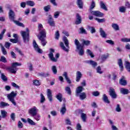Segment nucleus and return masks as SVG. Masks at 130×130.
<instances>
[{
	"instance_id": "nucleus-1",
	"label": "nucleus",
	"mask_w": 130,
	"mask_h": 130,
	"mask_svg": "<svg viewBox=\"0 0 130 130\" xmlns=\"http://www.w3.org/2000/svg\"><path fill=\"white\" fill-rule=\"evenodd\" d=\"M15 12L12 10H10L9 12V17L10 20V21H12L16 24V25H17V26H19L20 27H23V28L25 27V25L23 23L20 22L19 21L15 20Z\"/></svg>"
},
{
	"instance_id": "nucleus-2",
	"label": "nucleus",
	"mask_w": 130,
	"mask_h": 130,
	"mask_svg": "<svg viewBox=\"0 0 130 130\" xmlns=\"http://www.w3.org/2000/svg\"><path fill=\"white\" fill-rule=\"evenodd\" d=\"M30 31H29V28H26V31H21L20 32L21 35L22 37L23 43L25 44H27L28 42L30 41Z\"/></svg>"
},
{
	"instance_id": "nucleus-3",
	"label": "nucleus",
	"mask_w": 130,
	"mask_h": 130,
	"mask_svg": "<svg viewBox=\"0 0 130 130\" xmlns=\"http://www.w3.org/2000/svg\"><path fill=\"white\" fill-rule=\"evenodd\" d=\"M20 66H22V63L16 62L12 64V67H6L5 69L6 70H7V71L11 72L12 74H16V73H17V71H18L17 67H19Z\"/></svg>"
},
{
	"instance_id": "nucleus-4",
	"label": "nucleus",
	"mask_w": 130,
	"mask_h": 130,
	"mask_svg": "<svg viewBox=\"0 0 130 130\" xmlns=\"http://www.w3.org/2000/svg\"><path fill=\"white\" fill-rule=\"evenodd\" d=\"M17 91L15 92L13 91L10 93H9L7 94V99L14 105V106H16L17 105V103H16V101H15V97L17 96Z\"/></svg>"
},
{
	"instance_id": "nucleus-5",
	"label": "nucleus",
	"mask_w": 130,
	"mask_h": 130,
	"mask_svg": "<svg viewBox=\"0 0 130 130\" xmlns=\"http://www.w3.org/2000/svg\"><path fill=\"white\" fill-rule=\"evenodd\" d=\"M74 43L75 45L76 46V50L75 51H78V54H79L80 56L84 55V49H83V46L80 43V42L78 39H75L74 41Z\"/></svg>"
},
{
	"instance_id": "nucleus-6",
	"label": "nucleus",
	"mask_w": 130,
	"mask_h": 130,
	"mask_svg": "<svg viewBox=\"0 0 130 130\" xmlns=\"http://www.w3.org/2000/svg\"><path fill=\"white\" fill-rule=\"evenodd\" d=\"M50 52L48 54L49 58L52 61H53L54 62H56V61H57V58L59 57V54L57 53L55 55V58H54V57H53V52H54V49L51 48L50 49Z\"/></svg>"
},
{
	"instance_id": "nucleus-7",
	"label": "nucleus",
	"mask_w": 130,
	"mask_h": 130,
	"mask_svg": "<svg viewBox=\"0 0 130 130\" xmlns=\"http://www.w3.org/2000/svg\"><path fill=\"white\" fill-rule=\"evenodd\" d=\"M109 95L111 96L112 99H116L117 98V94L115 92V89L112 87H110L109 90Z\"/></svg>"
},
{
	"instance_id": "nucleus-8",
	"label": "nucleus",
	"mask_w": 130,
	"mask_h": 130,
	"mask_svg": "<svg viewBox=\"0 0 130 130\" xmlns=\"http://www.w3.org/2000/svg\"><path fill=\"white\" fill-rule=\"evenodd\" d=\"M32 45L34 46V48L35 51H36L38 53H42V52H43V51H42V50L39 48V46L36 43V41H35V40H34L33 41Z\"/></svg>"
},
{
	"instance_id": "nucleus-9",
	"label": "nucleus",
	"mask_w": 130,
	"mask_h": 130,
	"mask_svg": "<svg viewBox=\"0 0 130 130\" xmlns=\"http://www.w3.org/2000/svg\"><path fill=\"white\" fill-rule=\"evenodd\" d=\"M83 112H84L83 110H79L78 111V113L80 114V117L82 121H83V122H86V121H87V114Z\"/></svg>"
},
{
	"instance_id": "nucleus-10",
	"label": "nucleus",
	"mask_w": 130,
	"mask_h": 130,
	"mask_svg": "<svg viewBox=\"0 0 130 130\" xmlns=\"http://www.w3.org/2000/svg\"><path fill=\"white\" fill-rule=\"evenodd\" d=\"M28 113L30 115H31V116H32V117H34V116L37 115V109L36 108V107L29 109L28 110Z\"/></svg>"
},
{
	"instance_id": "nucleus-11",
	"label": "nucleus",
	"mask_w": 130,
	"mask_h": 130,
	"mask_svg": "<svg viewBox=\"0 0 130 130\" xmlns=\"http://www.w3.org/2000/svg\"><path fill=\"white\" fill-rule=\"evenodd\" d=\"M91 14L93 16H95V17H103L104 14L102 12H100L99 11H91Z\"/></svg>"
},
{
	"instance_id": "nucleus-12",
	"label": "nucleus",
	"mask_w": 130,
	"mask_h": 130,
	"mask_svg": "<svg viewBox=\"0 0 130 130\" xmlns=\"http://www.w3.org/2000/svg\"><path fill=\"white\" fill-rule=\"evenodd\" d=\"M49 19L48 20V23L51 27H55V23L52 19V16L51 15L48 16Z\"/></svg>"
},
{
	"instance_id": "nucleus-13",
	"label": "nucleus",
	"mask_w": 130,
	"mask_h": 130,
	"mask_svg": "<svg viewBox=\"0 0 130 130\" xmlns=\"http://www.w3.org/2000/svg\"><path fill=\"white\" fill-rule=\"evenodd\" d=\"M120 85L122 86H126L127 82L125 80V77L122 76L119 81Z\"/></svg>"
},
{
	"instance_id": "nucleus-14",
	"label": "nucleus",
	"mask_w": 130,
	"mask_h": 130,
	"mask_svg": "<svg viewBox=\"0 0 130 130\" xmlns=\"http://www.w3.org/2000/svg\"><path fill=\"white\" fill-rule=\"evenodd\" d=\"M47 96L50 102H51L52 101V92H51V90L50 89H47Z\"/></svg>"
},
{
	"instance_id": "nucleus-15",
	"label": "nucleus",
	"mask_w": 130,
	"mask_h": 130,
	"mask_svg": "<svg viewBox=\"0 0 130 130\" xmlns=\"http://www.w3.org/2000/svg\"><path fill=\"white\" fill-rule=\"evenodd\" d=\"M84 88L82 86H79L76 88V97H79V94H81V92H83Z\"/></svg>"
},
{
	"instance_id": "nucleus-16",
	"label": "nucleus",
	"mask_w": 130,
	"mask_h": 130,
	"mask_svg": "<svg viewBox=\"0 0 130 130\" xmlns=\"http://www.w3.org/2000/svg\"><path fill=\"white\" fill-rule=\"evenodd\" d=\"M82 77H83V74H82V73H81V72L80 71H77L76 78V82H79V81H81Z\"/></svg>"
},
{
	"instance_id": "nucleus-17",
	"label": "nucleus",
	"mask_w": 130,
	"mask_h": 130,
	"mask_svg": "<svg viewBox=\"0 0 130 130\" xmlns=\"http://www.w3.org/2000/svg\"><path fill=\"white\" fill-rule=\"evenodd\" d=\"M82 23V17L80 16V14L77 13L76 14V20L75 21V24L76 25H79V24H81Z\"/></svg>"
},
{
	"instance_id": "nucleus-18",
	"label": "nucleus",
	"mask_w": 130,
	"mask_h": 130,
	"mask_svg": "<svg viewBox=\"0 0 130 130\" xmlns=\"http://www.w3.org/2000/svg\"><path fill=\"white\" fill-rule=\"evenodd\" d=\"M120 92L121 94H123V95H127V94L130 93L129 90L123 88H120Z\"/></svg>"
},
{
	"instance_id": "nucleus-19",
	"label": "nucleus",
	"mask_w": 130,
	"mask_h": 130,
	"mask_svg": "<svg viewBox=\"0 0 130 130\" xmlns=\"http://www.w3.org/2000/svg\"><path fill=\"white\" fill-rule=\"evenodd\" d=\"M40 35L39 36V38H45L46 37V31L45 29H43L42 30L40 31Z\"/></svg>"
},
{
	"instance_id": "nucleus-20",
	"label": "nucleus",
	"mask_w": 130,
	"mask_h": 130,
	"mask_svg": "<svg viewBox=\"0 0 130 130\" xmlns=\"http://www.w3.org/2000/svg\"><path fill=\"white\" fill-rule=\"evenodd\" d=\"M100 6L101 9L104 10V11H108V9H107V7H106L105 3H104L103 1H100Z\"/></svg>"
},
{
	"instance_id": "nucleus-21",
	"label": "nucleus",
	"mask_w": 130,
	"mask_h": 130,
	"mask_svg": "<svg viewBox=\"0 0 130 130\" xmlns=\"http://www.w3.org/2000/svg\"><path fill=\"white\" fill-rule=\"evenodd\" d=\"M87 63H89V64H90V66H92V68H93L94 69H95L98 66L97 62L93 60H88L87 61Z\"/></svg>"
},
{
	"instance_id": "nucleus-22",
	"label": "nucleus",
	"mask_w": 130,
	"mask_h": 130,
	"mask_svg": "<svg viewBox=\"0 0 130 130\" xmlns=\"http://www.w3.org/2000/svg\"><path fill=\"white\" fill-rule=\"evenodd\" d=\"M100 33L103 38H106L107 37V34H106V32H105L102 28H100Z\"/></svg>"
},
{
	"instance_id": "nucleus-23",
	"label": "nucleus",
	"mask_w": 130,
	"mask_h": 130,
	"mask_svg": "<svg viewBox=\"0 0 130 130\" xmlns=\"http://www.w3.org/2000/svg\"><path fill=\"white\" fill-rule=\"evenodd\" d=\"M118 64L120 69V71L122 72L123 71V64L122 63V60L121 59H118Z\"/></svg>"
},
{
	"instance_id": "nucleus-24",
	"label": "nucleus",
	"mask_w": 130,
	"mask_h": 130,
	"mask_svg": "<svg viewBox=\"0 0 130 130\" xmlns=\"http://www.w3.org/2000/svg\"><path fill=\"white\" fill-rule=\"evenodd\" d=\"M63 41L67 48H70V43H69V40H68V38H67V37L63 36Z\"/></svg>"
},
{
	"instance_id": "nucleus-25",
	"label": "nucleus",
	"mask_w": 130,
	"mask_h": 130,
	"mask_svg": "<svg viewBox=\"0 0 130 130\" xmlns=\"http://www.w3.org/2000/svg\"><path fill=\"white\" fill-rule=\"evenodd\" d=\"M103 101L105 103H107V104H109V103H110V101L108 100V97L105 94L103 95Z\"/></svg>"
},
{
	"instance_id": "nucleus-26",
	"label": "nucleus",
	"mask_w": 130,
	"mask_h": 130,
	"mask_svg": "<svg viewBox=\"0 0 130 130\" xmlns=\"http://www.w3.org/2000/svg\"><path fill=\"white\" fill-rule=\"evenodd\" d=\"M79 97L80 100H84L87 98V95L85 92H81L80 93V94H79Z\"/></svg>"
},
{
	"instance_id": "nucleus-27",
	"label": "nucleus",
	"mask_w": 130,
	"mask_h": 130,
	"mask_svg": "<svg viewBox=\"0 0 130 130\" xmlns=\"http://www.w3.org/2000/svg\"><path fill=\"white\" fill-rule=\"evenodd\" d=\"M60 46L61 48L64 50V51H66V52H69V49L67 48L66 46H64V44H63V42H60Z\"/></svg>"
},
{
	"instance_id": "nucleus-28",
	"label": "nucleus",
	"mask_w": 130,
	"mask_h": 130,
	"mask_svg": "<svg viewBox=\"0 0 130 130\" xmlns=\"http://www.w3.org/2000/svg\"><path fill=\"white\" fill-rule=\"evenodd\" d=\"M109 57V54H106L102 55L101 57V59L102 60V62H103V61H105L107 58Z\"/></svg>"
},
{
	"instance_id": "nucleus-29",
	"label": "nucleus",
	"mask_w": 130,
	"mask_h": 130,
	"mask_svg": "<svg viewBox=\"0 0 130 130\" xmlns=\"http://www.w3.org/2000/svg\"><path fill=\"white\" fill-rule=\"evenodd\" d=\"M62 76H63V77H64L65 79H66L67 82H68V84H71L72 81H71V80H70V78H69V77H68V73L64 72Z\"/></svg>"
},
{
	"instance_id": "nucleus-30",
	"label": "nucleus",
	"mask_w": 130,
	"mask_h": 130,
	"mask_svg": "<svg viewBox=\"0 0 130 130\" xmlns=\"http://www.w3.org/2000/svg\"><path fill=\"white\" fill-rule=\"evenodd\" d=\"M8 106H10V104H9L8 103L4 102H1L0 103L1 108H5V107H8Z\"/></svg>"
},
{
	"instance_id": "nucleus-31",
	"label": "nucleus",
	"mask_w": 130,
	"mask_h": 130,
	"mask_svg": "<svg viewBox=\"0 0 130 130\" xmlns=\"http://www.w3.org/2000/svg\"><path fill=\"white\" fill-rule=\"evenodd\" d=\"M67 111V108H66V104H63V107L61 108L60 112L62 114V115H63L64 113H66Z\"/></svg>"
},
{
	"instance_id": "nucleus-32",
	"label": "nucleus",
	"mask_w": 130,
	"mask_h": 130,
	"mask_svg": "<svg viewBox=\"0 0 130 130\" xmlns=\"http://www.w3.org/2000/svg\"><path fill=\"white\" fill-rule=\"evenodd\" d=\"M1 116H2V118H6L7 116H8V112L5 110H1Z\"/></svg>"
},
{
	"instance_id": "nucleus-33",
	"label": "nucleus",
	"mask_w": 130,
	"mask_h": 130,
	"mask_svg": "<svg viewBox=\"0 0 130 130\" xmlns=\"http://www.w3.org/2000/svg\"><path fill=\"white\" fill-rule=\"evenodd\" d=\"M124 66L127 71L130 73V62L127 61H125Z\"/></svg>"
},
{
	"instance_id": "nucleus-34",
	"label": "nucleus",
	"mask_w": 130,
	"mask_h": 130,
	"mask_svg": "<svg viewBox=\"0 0 130 130\" xmlns=\"http://www.w3.org/2000/svg\"><path fill=\"white\" fill-rule=\"evenodd\" d=\"M56 98L59 101V102H61L62 101V94L60 93H58L56 95Z\"/></svg>"
},
{
	"instance_id": "nucleus-35",
	"label": "nucleus",
	"mask_w": 130,
	"mask_h": 130,
	"mask_svg": "<svg viewBox=\"0 0 130 130\" xmlns=\"http://www.w3.org/2000/svg\"><path fill=\"white\" fill-rule=\"evenodd\" d=\"M39 40L41 41V43L43 46H45L46 45V43H47V42H46V40L44 38H39Z\"/></svg>"
},
{
	"instance_id": "nucleus-36",
	"label": "nucleus",
	"mask_w": 130,
	"mask_h": 130,
	"mask_svg": "<svg viewBox=\"0 0 130 130\" xmlns=\"http://www.w3.org/2000/svg\"><path fill=\"white\" fill-rule=\"evenodd\" d=\"M77 4L79 9H83V2L82 0H77Z\"/></svg>"
},
{
	"instance_id": "nucleus-37",
	"label": "nucleus",
	"mask_w": 130,
	"mask_h": 130,
	"mask_svg": "<svg viewBox=\"0 0 130 130\" xmlns=\"http://www.w3.org/2000/svg\"><path fill=\"white\" fill-rule=\"evenodd\" d=\"M112 27L114 29V30H116V31L119 30V26L116 23H112Z\"/></svg>"
},
{
	"instance_id": "nucleus-38",
	"label": "nucleus",
	"mask_w": 130,
	"mask_h": 130,
	"mask_svg": "<svg viewBox=\"0 0 130 130\" xmlns=\"http://www.w3.org/2000/svg\"><path fill=\"white\" fill-rule=\"evenodd\" d=\"M91 42L89 40H82V44L83 45H86V46H89L90 45V43Z\"/></svg>"
},
{
	"instance_id": "nucleus-39",
	"label": "nucleus",
	"mask_w": 130,
	"mask_h": 130,
	"mask_svg": "<svg viewBox=\"0 0 130 130\" xmlns=\"http://www.w3.org/2000/svg\"><path fill=\"white\" fill-rule=\"evenodd\" d=\"M79 30V34H87V31H86V29H84V27H80Z\"/></svg>"
},
{
	"instance_id": "nucleus-40",
	"label": "nucleus",
	"mask_w": 130,
	"mask_h": 130,
	"mask_svg": "<svg viewBox=\"0 0 130 130\" xmlns=\"http://www.w3.org/2000/svg\"><path fill=\"white\" fill-rule=\"evenodd\" d=\"M86 53H87V54H88V55H90V56L91 58H93V57H94V56H95L94 55V54H93V52H92V51L90 50V49L86 50Z\"/></svg>"
},
{
	"instance_id": "nucleus-41",
	"label": "nucleus",
	"mask_w": 130,
	"mask_h": 130,
	"mask_svg": "<svg viewBox=\"0 0 130 130\" xmlns=\"http://www.w3.org/2000/svg\"><path fill=\"white\" fill-rule=\"evenodd\" d=\"M26 5L30 7H34V6H35V3L33 1H28L26 2Z\"/></svg>"
},
{
	"instance_id": "nucleus-42",
	"label": "nucleus",
	"mask_w": 130,
	"mask_h": 130,
	"mask_svg": "<svg viewBox=\"0 0 130 130\" xmlns=\"http://www.w3.org/2000/svg\"><path fill=\"white\" fill-rule=\"evenodd\" d=\"M51 70L54 75H56V74H57V69H56V66H52L51 68Z\"/></svg>"
},
{
	"instance_id": "nucleus-43",
	"label": "nucleus",
	"mask_w": 130,
	"mask_h": 130,
	"mask_svg": "<svg viewBox=\"0 0 130 130\" xmlns=\"http://www.w3.org/2000/svg\"><path fill=\"white\" fill-rule=\"evenodd\" d=\"M88 28L89 30H90V33H91V34H93V33H95L96 32V29H95V27L88 26Z\"/></svg>"
},
{
	"instance_id": "nucleus-44",
	"label": "nucleus",
	"mask_w": 130,
	"mask_h": 130,
	"mask_svg": "<svg viewBox=\"0 0 130 130\" xmlns=\"http://www.w3.org/2000/svg\"><path fill=\"white\" fill-rule=\"evenodd\" d=\"M1 78L4 82H7V81H8V78H7V76H6V75H5V74L4 73L1 74Z\"/></svg>"
},
{
	"instance_id": "nucleus-45",
	"label": "nucleus",
	"mask_w": 130,
	"mask_h": 130,
	"mask_svg": "<svg viewBox=\"0 0 130 130\" xmlns=\"http://www.w3.org/2000/svg\"><path fill=\"white\" fill-rule=\"evenodd\" d=\"M1 48L2 52L3 53V54L4 55H7V50H6V49L5 48V47L4 46H3V45H1Z\"/></svg>"
},
{
	"instance_id": "nucleus-46",
	"label": "nucleus",
	"mask_w": 130,
	"mask_h": 130,
	"mask_svg": "<svg viewBox=\"0 0 130 130\" xmlns=\"http://www.w3.org/2000/svg\"><path fill=\"white\" fill-rule=\"evenodd\" d=\"M27 122L31 125H36V123L29 118H27Z\"/></svg>"
},
{
	"instance_id": "nucleus-47",
	"label": "nucleus",
	"mask_w": 130,
	"mask_h": 130,
	"mask_svg": "<svg viewBox=\"0 0 130 130\" xmlns=\"http://www.w3.org/2000/svg\"><path fill=\"white\" fill-rule=\"evenodd\" d=\"M65 90L66 92H67V94L68 95H71L72 94V91L71 90V88L69 86H67L65 88Z\"/></svg>"
},
{
	"instance_id": "nucleus-48",
	"label": "nucleus",
	"mask_w": 130,
	"mask_h": 130,
	"mask_svg": "<svg viewBox=\"0 0 130 130\" xmlns=\"http://www.w3.org/2000/svg\"><path fill=\"white\" fill-rule=\"evenodd\" d=\"M33 84L35 86H40V85H41V84L39 82V80H33Z\"/></svg>"
},
{
	"instance_id": "nucleus-49",
	"label": "nucleus",
	"mask_w": 130,
	"mask_h": 130,
	"mask_svg": "<svg viewBox=\"0 0 130 130\" xmlns=\"http://www.w3.org/2000/svg\"><path fill=\"white\" fill-rule=\"evenodd\" d=\"M95 20H96V21H97L99 23H104V22L106 21L105 18L100 19L98 18H95Z\"/></svg>"
},
{
	"instance_id": "nucleus-50",
	"label": "nucleus",
	"mask_w": 130,
	"mask_h": 130,
	"mask_svg": "<svg viewBox=\"0 0 130 130\" xmlns=\"http://www.w3.org/2000/svg\"><path fill=\"white\" fill-rule=\"evenodd\" d=\"M11 45L12 44L11 43L9 42H5V47L7 49H9Z\"/></svg>"
},
{
	"instance_id": "nucleus-51",
	"label": "nucleus",
	"mask_w": 130,
	"mask_h": 130,
	"mask_svg": "<svg viewBox=\"0 0 130 130\" xmlns=\"http://www.w3.org/2000/svg\"><path fill=\"white\" fill-rule=\"evenodd\" d=\"M59 36H60L59 31L57 30L55 32V39H56V40H58V39H59Z\"/></svg>"
},
{
	"instance_id": "nucleus-52",
	"label": "nucleus",
	"mask_w": 130,
	"mask_h": 130,
	"mask_svg": "<svg viewBox=\"0 0 130 130\" xmlns=\"http://www.w3.org/2000/svg\"><path fill=\"white\" fill-rule=\"evenodd\" d=\"M121 41L122 42H130V39L129 38H121Z\"/></svg>"
},
{
	"instance_id": "nucleus-53",
	"label": "nucleus",
	"mask_w": 130,
	"mask_h": 130,
	"mask_svg": "<svg viewBox=\"0 0 130 130\" xmlns=\"http://www.w3.org/2000/svg\"><path fill=\"white\" fill-rule=\"evenodd\" d=\"M126 10V9H125V7H121L119 9V11L120 13H125Z\"/></svg>"
},
{
	"instance_id": "nucleus-54",
	"label": "nucleus",
	"mask_w": 130,
	"mask_h": 130,
	"mask_svg": "<svg viewBox=\"0 0 130 130\" xmlns=\"http://www.w3.org/2000/svg\"><path fill=\"white\" fill-rule=\"evenodd\" d=\"M41 96V103H43L45 101V97L43 95V94L41 93L40 94Z\"/></svg>"
},
{
	"instance_id": "nucleus-55",
	"label": "nucleus",
	"mask_w": 130,
	"mask_h": 130,
	"mask_svg": "<svg viewBox=\"0 0 130 130\" xmlns=\"http://www.w3.org/2000/svg\"><path fill=\"white\" fill-rule=\"evenodd\" d=\"M10 117L13 121H15L16 119V115L15 114V113H12L10 115Z\"/></svg>"
},
{
	"instance_id": "nucleus-56",
	"label": "nucleus",
	"mask_w": 130,
	"mask_h": 130,
	"mask_svg": "<svg viewBox=\"0 0 130 130\" xmlns=\"http://www.w3.org/2000/svg\"><path fill=\"white\" fill-rule=\"evenodd\" d=\"M10 41L12 43H18L19 40L17 39H10Z\"/></svg>"
},
{
	"instance_id": "nucleus-57",
	"label": "nucleus",
	"mask_w": 130,
	"mask_h": 130,
	"mask_svg": "<svg viewBox=\"0 0 130 130\" xmlns=\"http://www.w3.org/2000/svg\"><path fill=\"white\" fill-rule=\"evenodd\" d=\"M116 111L117 112H120L121 111V108H120V106L119 104H117L116 107Z\"/></svg>"
},
{
	"instance_id": "nucleus-58",
	"label": "nucleus",
	"mask_w": 130,
	"mask_h": 130,
	"mask_svg": "<svg viewBox=\"0 0 130 130\" xmlns=\"http://www.w3.org/2000/svg\"><path fill=\"white\" fill-rule=\"evenodd\" d=\"M0 61H2V62H7V58L5 57V56H1V58L0 59Z\"/></svg>"
},
{
	"instance_id": "nucleus-59",
	"label": "nucleus",
	"mask_w": 130,
	"mask_h": 130,
	"mask_svg": "<svg viewBox=\"0 0 130 130\" xmlns=\"http://www.w3.org/2000/svg\"><path fill=\"white\" fill-rule=\"evenodd\" d=\"M92 95L93 96H95V97H97L100 95V92H99L98 91H93L92 92Z\"/></svg>"
},
{
	"instance_id": "nucleus-60",
	"label": "nucleus",
	"mask_w": 130,
	"mask_h": 130,
	"mask_svg": "<svg viewBox=\"0 0 130 130\" xmlns=\"http://www.w3.org/2000/svg\"><path fill=\"white\" fill-rule=\"evenodd\" d=\"M45 12H48L50 10V5H48L44 7Z\"/></svg>"
},
{
	"instance_id": "nucleus-61",
	"label": "nucleus",
	"mask_w": 130,
	"mask_h": 130,
	"mask_svg": "<svg viewBox=\"0 0 130 130\" xmlns=\"http://www.w3.org/2000/svg\"><path fill=\"white\" fill-rule=\"evenodd\" d=\"M38 30L40 31H42V30H43V25H42V24L41 23H39L38 24Z\"/></svg>"
},
{
	"instance_id": "nucleus-62",
	"label": "nucleus",
	"mask_w": 130,
	"mask_h": 130,
	"mask_svg": "<svg viewBox=\"0 0 130 130\" xmlns=\"http://www.w3.org/2000/svg\"><path fill=\"white\" fill-rule=\"evenodd\" d=\"M10 54L12 58H15V59L17 58L16 53H15V52H14L13 51H11L10 53Z\"/></svg>"
},
{
	"instance_id": "nucleus-63",
	"label": "nucleus",
	"mask_w": 130,
	"mask_h": 130,
	"mask_svg": "<svg viewBox=\"0 0 130 130\" xmlns=\"http://www.w3.org/2000/svg\"><path fill=\"white\" fill-rule=\"evenodd\" d=\"M95 2L94 1H92L91 2V4L90 5V10H93V9H94V8H95Z\"/></svg>"
},
{
	"instance_id": "nucleus-64",
	"label": "nucleus",
	"mask_w": 130,
	"mask_h": 130,
	"mask_svg": "<svg viewBox=\"0 0 130 130\" xmlns=\"http://www.w3.org/2000/svg\"><path fill=\"white\" fill-rule=\"evenodd\" d=\"M76 129L77 130H82V126H81V124L78 123L76 125Z\"/></svg>"
}]
</instances>
